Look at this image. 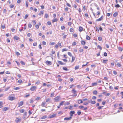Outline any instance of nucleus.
Segmentation results:
<instances>
[{
	"label": "nucleus",
	"mask_w": 123,
	"mask_h": 123,
	"mask_svg": "<svg viewBox=\"0 0 123 123\" xmlns=\"http://www.w3.org/2000/svg\"><path fill=\"white\" fill-rule=\"evenodd\" d=\"M60 97L59 96H57L54 98V101L55 102H58L60 99Z\"/></svg>",
	"instance_id": "nucleus-1"
},
{
	"label": "nucleus",
	"mask_w": 123,
	"mask_h": 123,
	"mask_svg": "<svg viewBox=\"0 0 123 123\" xmlns=\"http://www.w3.org/2000/svg\"><path fill=\"white\" fill-rule=\"evenodd\" d=\"M37 89V87L36 86H33L31 87L30 90L32 91H33L34 90H36Z\"/></svg>",
	"instance_id": "nucleus-2"
},
{
	"label": "nucleus",
	"mask_w": 123,
	"mask_h": 123,
	"mask_svg": "<svg viewBox=\"0 0 123 123\" xmlns=\"http://www.w3.org/2000/svg\"><path fill=\"white\" fill-rule=\"evenodd\" d=\"M45 63L48 65H51L52 64L51 62L48 61H46Z\"/></svg>",
	"instance_id": "nucleus-3"
},
{
	"label": "nucleus",
	"mask_w": 123,
	"mask_h": 123,
	"mask_svg": "<svg viewBox=\"0 0 123 123\" xmlns=\"http://www.w3.org/2000/svg\"><path fill=\"white\" fill-rule=\"evenodd\" d=\"M9 99L10 100H13L15 99V98L11 96H9L8 97Z\"/></svg>",
	"instance_id": "nucleus-4"
},
{
	"label": "nucleus",
	"mask_w": 123,
	"mask_h": 123,
	"mask_svg": "<svg viewBox=\"0 0 123 123\" xmlns=\"http://www.w3.org/2000/svg\"><path fill=\"white\" fill-rule=\"evenodd\" d=\"M103 16H102L101 17H100L99 18L96 19V20L97 21H101L103 19Z\"/></svg>",
	"instance_id": "nucleus-5"
},
{
	"label": "nucleus",
	"mask_w": 123,
	"mask_h": 123,
	"mask_svg": "<svg viewBox=\"0 0 123 123\" xmlns=\"http://www.w3.org/2000/svg\"><path fill=\"white\" fill-rule=\"evenodd\" d=\"M56 116V114H53L52 115L49 116L48 118H52L54 117H55Z\"/></svg>",
	"instance_id": "nucleus-6"
},
{
	"label": "nucleus",
	"mask_w": 123,
	"mask_h": 123,
	"mask_svg": "<svg viewBox=\"0 0 123 123\" xmlns=\"http://www.w3.org/2000/svg\"><path fill=\"white\" fill-rule=\"evenodd\" d=\"M23 104V101H21L20 102L19 104H18V107H19L22 105Z\"/></svg>",
	"instance_id": "nucleus-7"
},
{
	"label": "nucleus",
	"mask_w": 123,
	"mask_h": 123,
	"mask_svg": "<svg viewBox=\"0 0 123 123\" xmlns=\"http://www.w3.org/2000/svg\"><path fill=\"white\" fill-rule=\"evenodd\" d=\"M72 118V117H70L68 118H64V120H70Z\"/></svg>",
	"instance_id": "nucleus-8"
},
{
	"label": "nucleus",
	"mask_w": 123,
	"mask_h": 123,
	"mask_svg": "<svg viewBox=\"0 0 123 123\" xmlns=\"http://www.w3.org/2000/svg\"><path fill=\"white\" fill-rule=\"evenodd\" d=\"M75 112L74 111H73L70 112V116L71 117L73 116V114H74L75 113Z\"/></svg>",
	"instance_id": "nucleus-9"
},
{
	"label": "nucleus",
	"mask_w": 123,
	"mask_h": 123,
	"mask_svg": "<svg viewBox=\"0 0 123 123\" xmlns=\"http://www.w3.org/2000/svg\"><path fill=\"white\" fill-rule=\"evenodd\" d=\"M57 18H54L53 19L52 21V23H54L55 22H56L57 21Z\"/></svg>",
	"instance_id": "nucleus-10"
},
{
	"label": "nucleus",
	"mask_w": 123,
	"mask_h": 123,
	"mask_svg": "<svg viewBox=\"0 0 123 123\" xmlns=\"http://www.w3.org/2000/svg\"><path fill=\"white\" fill-rule=\"evenodd\" d=\"M83 28L82 27H81V26H80L79 27V30L80 31V32L82 31L83 30Z\"/></svg>",
	"instance_id": "nucleus-11"
},
{
	"label": "nucleus",
	"mask_w": 123,
	"mask_h": 123,
	"mask_svg": "<svg viewBox=\"0 0 123 123\" xmlns=\"http://www.w3.org/2000/svg\"><path fill=\"white\" fill-rule=\"evenodd\" d=\"M58 62L59 64L61 65H63L65 64L63 62L60 61H58Z\"/></svg>",
	"instance_id": "nucleus-12"
},
{
	"label": "nucleus",
	"mask_w": 123,
	"mask_h": 123,
	"mask_svg": "<svg viewBox=\"0 0 123 123\" xmlns=\"http://www.w3.org/2000/svg\"><path fill=\"white\" fill-rule=\"evenodd\" d=\"M86 39L88 40H90L91 39L90 37L87 35H86Z\"/></svg>",
	"instance_id": "nucleus-13"
},
{
	"label": "nucleus",
	"mask_w": 123,
	"mask_h": 123,
	"mask_svg": "<svg viewBox=\"0 0 123 123\" xmlns=\"http://www.w3.org/2000/svg\"><path fill=\"white\" fill-rule=\"evenodd\" d=\"M45 104H46V102H44V101L42 103V104H41V106L42 107H44V105H45Z\"/></svg>",
	"instance_id": "nucleus-14"
},
{
	"label": "nucleus",
	"mask_w": 123,
	"mask_h": 123,
	"mask_svg": "<svg viewBox=\"0 0 123 123\" xmlns=\"http://www.w3.org/2000/svg\"><path fill=\"white\" fill-rule=\"evenodd\" d=\"M117 15L118 13L117 12H116L114 13L113 14V16L114 17H116L117 16Z\"/></svg>",
	"instance_id": "nucleus-15"
},
{
	"label": "nucleus",
	"mask_w": 123,
	"mask_h": 123,
	"mask_svg": "<svg viewBox=\"0 0 123 123\" xmlns=\"http://www.w3.org/2000/svg\"><path fill=\"white\" fill-rule=\"evenodd\" d=\"M20 121V119L19 118H17L16 120V121L17 123H18Z\"/></svg>",
	"instance_id": "nucleus-16"
},
{
	"label": "nucleus",
	"mask_w": 123,
	"mask_h": 123,
	"mask_svg": "<svg viewBox=\"0 0 123 123\" xmlns=\"http://www.w3.org/2000/svg\"><path fill=\"white\" fill-rule=\"evenodd\" d=\"M47 117L46 116H43V117H41L40 119H44Z\"/></svg>",
	"instance_id": "nucleus-17"
},
{
	"label": "nucleus",
	"mask_w": 123,
	"mask_h": 123,
	"mask_svg": "<svg viewBox=\"0 0 123 123\" xmlns=\"http://www.w3.org/2000/svg\"><path fill=\"white\" fill-rule=\"evenodd\" d=\"M79 68V65H78L76 66L74 68V69L75 70H76L78 69Z\"/></svg>",
	"instance_id": "nucleus-18"
},
{
	"label": "nucleus",
	"mask_w": 123,
	"mask_h": 123,
	"mask_svg": "<svg viewBox=\"0 0 123 123\" xmlns=\"http://www.w3.org/2000/svg\"><path fill=\"white\" fill-rule=\"evenodd\" d=\"M8 108L7 107H4L3 109V111H6L8 110Z\"/></svg>",
	"instance_id": "nucleus-19"
},
{
	"label": "nucleus",
	"mask_w": 123,
	"mask_h": 123,
	"mask_svg": "<svg viewBox=\"0 0 123 123\" xmlns=\"http://www.w3.org/2000/svg\"><path fill=\"white\" fill-rule=\"evenodd\" d=\"M78 102L79 104H80L82 103L83 102L80 99H79L78 100Z\"/></svg>",
	"instance_id": "nucleus-20"
},
{
	"label": "nucleus",
	"mask_w": 123,
	"mask_h": 123,
	"mask_svg": "<svg viewBox=\"0 0 123 123\" xmlns=\"http://www.w3.org/2000/svg\"><path fill=\"white\" fill-rule=\"evenodd\" d=\"M81 43L82 45H84L85 44L86 42L84 41H81Z\"/></svg>",
	"instance_id": "nucleus-21"
},
{
	"label": "nucleus",
	"mask_w": 123,
	"mask_h": 123,
	"mask_svg": "<svg viewBox=\"0 0 123 123\" xmlns=\"http://www.w3.org/2000/svg\"><path fill=\"white\" fill-rule=\"evenodd\" d=\"M62 68L63 70L66 71H68V69L65 67H63Z\"/></svg>",
	"instance_id": "nucleus-22"
},
{
	"label": "nucleus",
	"mask_w": 123,
	"mask_h": 123,
	"mask_svg": "<svg viewBox=\"0 0 123 123\" xmlns=\"http://www.w3.org/2000/svg\"><path fill=\"white\" fill-rule=\"evenodd\" d=\"M72 60L71 61V62H73L75 60V57L74 56H72Z\"/></svg>",
	"instance_id": "nucleus-23"
},
{
	"label": "nucleus",
	"mask_w": 123,
	"mask_h": 123,
	"mask_svg": "<svg viewBox=\"0 0 123 123\" xmlns=\"http://www.w3.org/2000/svg\"><path fill=\"white\" fill-rule=\"evenodd\" d=\"M98 40L99 41H101L102 40V38L101 37H98Z\"/></svg>",
	"instance_id": "nucleus-24"
},
{
	"label": "nucleus",
	"mask_w": 123,
	"mask_h": 123,
	"mask_svg": "<svg viewBox=\"0 0 123 123\" xmlns=\"http://www.w3.org/2000/svg\"><path fill=\"white\" fill-rule=\"evenodd\" d=\"M43 11H40V12L38 13V15H41V14H43Z\"/></svg>",
	"instance_id": "nucleus-25"
},
{
	"label": "nucleus",
	"mask_w": 123,
	"mask_h": 123,
	"mask_svg": "<svg viewBox=\"0 0 123 123\" xmlns=\"http://www.w3.org/2000/svg\"><path fill=\"white\" fill-rule=\"evenodd\" d=\"M97 83L96 82L93 83L92 84V86H95L97 85Z\"/></svg>",
	"instance_id": "nucleus-26"
},
{
	"label": "nucleus",
	"mask_w": 123,
	"mask_h": 123,
	"mask_svg": "<svg viewBox=\"0 0 123 123\" xmlns=\"http://www.w3.org/2000/svg\"><path fill=\"white\" fill-rule=\"evenodd\" d=\"M108 61L107 60H104L103 61V63H105L107 62Z\"/></svg>",
	"instance_id": "nucleus-27"
},
{
	"label": "nucleus",
	"mask_w": 123,
	"mask_h": 123,
	"mask_svg": "<svg viewBox=\"0 0 123 123\" xmlns=\"http://www.w3.org/2000/svg\"><path fill=\"white\" fill-rule=\"evenodd\" d=\"M67 50H68V49H67L66 48H64V49H62V52H63L64 51H67Z\"/></svg>",
	"instance_id": "nucleus-28"
},
{
	"label": "nucleus",
	"mask_w": 123,
	"mask_h": 123,
	"mask_svg": "<svg viewBox=\"0 0 123 123\" xmlns=\"http://www.w3.org/2000/svg\"><path fill=\"white\" fill-rule=\"evenodd\" d=\"M65 102V101H63L61 102L60 104L59 105L60 106L62 105H63V103Z\"/></svg>",
	"instance_id": "nucleus-29"
},
{
	"label": "nucleus",
	"mask_w": 123,
	"mask_h": 123,
	"mask_svg": "<svg viewBox=\"0 0 123 123\" xmlns=\"http://www.w3.org/2000/svg\"><path fill=\"white\" fill-rule=\"evenodd\" d=\"M72 91L74 94L76 93V91L74 89H73L72 90Z\"/></svg>",
	"instance_id": "nucleus-30"
},
{
	"label": "nucleus",
	"mask_w": 123,
	"mask_h": 123,
	"mask_svg": "<svg viewBox=\"0 0 123 123\" xmlns=\"http://www.w3.org/2000/svg\"><path fill=\"white\" fill-rule=\"evenodd\" d=\"M14 89L16 90H19L20 89V88L18 87H16L14 88Z\"/></svg>",
	"instance_id": "nucleus-31"
},
{
	"label": "nucleus",
	"mask_w": 123,
	"mask_h": 123,
	"mask_svg": "<svg viewBox=\"0 0 123 123\" xmlns=\"http://www.w3.org/2000/svg\"><path fill=\"white\" fill-rule=\"evenodd\" d=\"M61 29L62 30H63L65 29V27L64 26H62L61 27Z\"/></svg>",
	"instance_id": "nucleus-32"
},
{
	"label": "nucleus",
	"mask_w": 123,
	"mask_h": 123,
	"mask_svg": "<svg viewBox=\"0 0 123 123\" xmlns=\"http://www.w3.org/2000/svg\"><path fill=\"white\" fill-rule=\"evenodd\" d=\"M20 112L21 113H23L24 112V109H21L19 110Z\"/></svg>",
	"instance_id": "nucleus-33"
},
{
	"label": "nucleus",
	"mask_w": 123,
	"mask_h": 123,
	"mask_svg": "<svg viewBox=\"0 0 123 123\" xmlns=\"http://www.w3.org/2000/svg\"><path fill=\"white\" fill-rule=\"evenodd\" d=\"M93 93L95 94H96L97 93V92L95 90L93 91Z\"/></svg>",
	"instance_id": "nucleus-34"
},
{
	"label": "nucleus",
	"mask_w": 123,
	"mask_h": 123,
	"mask_svg": "<svg viewBox=\"0 0 123 123\" xmlns=\"http://www.w3.org/2000/svg\"><path fill=\"white\" fill-rule=\"evenodd\" d=\"M46 102H49L50 101V99L49 98H48L46 99Z\"/></svg>",
	"instance_id": "nucleus-35"
},
{
	"label": "nucleus",
	"mask_w": 123,
	"mask_h": 123,
	"mask_svg": "<svg viewBox=\"0 0 123 123\" xmlns=\"http://www.w3.org/2000/svg\"><path fill=\"white\" fill-rule=\"evenodd\" d=\"M10 86H9L7 87L5 89V91H6L8 90L10 88Z\"/></svg>",
	"instance_id": "nucleus-36"
},
{
	"label": "nucleus",
	"mask_w": 123,
	"mask_h": 123,
	"mask_svg": "<svg viewBox=\"0 0 123 123\" xmlns=\"http://www.w3.org/2000/svg\"><path fill=\"white\" fill-rule=\"evenodd\" d=\"M14 39L16 40H18L19 39V38L18 37H14Z\"/></svg>",
	"instance_id": "nucleus-37"
},
{
	"label": "nucleus",
	"mask_w": 123,
	"mask_h": 123,
	"mask_svg": "<svg viewBox=\"0 0 123 123\" xmlns=\"http://www.w3.org/2000/svg\"><path fill=\"white\" fill-rule=\"evenodd\" d=\"M22 81L21 80H19L18 81V83H21L22 82Z\"/></svg>",
	"instance_id": "nucleus-38"
},
{
	"label": "nucleus",
	"mask_w": 123,
	"mask_h": 123,
	"mask_svg": "<svg viewBox=\"0 0 123 123\" xmlns=\"http://www.w3.org/2000/svg\"><path fill=\"white\" fill-rule=\"evenodd\" d=\"M68 55L69 56H72V54H71V53L70 52H68Z\"/></svg>",
	"instance_id": "nucleus-39"
},
{
	"label": "nucleus",
	"mask_w": 123,
	"mask_h": 123,
	"mask_svg": "<svg viewBox=\"0 0 123 123\" xmlns=\"http://www.w3.org/2000/svg\"><path fill=\"white\" fill-rule=\"evenodd\" d=\"M97 48H98L100 49V50H101L102 49L101 47L99 45H98L97 46Z\"/></svg>",
	"instance_id": "nucleus-40"
},
{
	"label": "nucleus",
	"mask_w": 123,
	"mask_h": 123,
	"mask_svg": "<svg viewBox=\"0 0 123 123\" xmlns=\"http://www.w3.org/2000/svg\"><path fill=\"white\" fill-rule=\"evenodd\" d=\"M117 65L119 67H120L121 66V65L119 63H117Z\"/></svg>",
	"instance_id": "nucleus-41"
},
{
	"label": "nucleus",
	"mask_w": 123,
	"mask_h": 123,
	"mask_svg": "<svg viewBox=\"0 0 123 123\" xmlns=\"http://www.w3.org/2000/svg\"><path fill=\"white\" fill-rule=\"evenodd\" d=\"M79 51L80 52H82L83 51V49H80L79 50Z\"/></svg>",
	"instance_id": "nucleus-42"
},
{
	"label": "nucleus",
	"mask_w": 123,
	"mask_h": 123,
	"mask_svg": "<svg viewBox=\"0 0 123 123\" xmlns=\"http://www.w3.org/2000/svg\"><path fill=\"white\" fill-rule=\"evenodd\" d=\"M47 24L48 25H51V22L50 21H48L47 22Z\"/></svg>",
	"instance_id": "nucleus-43"
},
{
	"label": "nucleus",
	"mask_w": 123,
	"mask_h": 123,
	"mask_svg": "<svg viewBox=\"0 0 123 123\" xmlns=\"http://www.w3.org/2000/svg\"><path fill=\"white\" fill-rule=\"evenodd\" d=\"M54 95V92H52L51 93V95L50 96V97H53Z\"/></svg>",
	"instance_id": "nucleus-44"
},
{
	"label": "nucleus",
	"mask_w": 123,
	"mask_h": 123,
	"mask_svg": "<svg viewBox=\"0 0 123 123\" xmlns=\"http://www.w3.org/2000/svg\"><path fill=\"white\" fill-rule=\"evenodd\" d=\"M23 65H25V63L23 61H21L20 62Z\"/></svg>",
	"instance_id": "nucleus-45"
},
{
	"label": "nucleus",
	"mask_w": 123,
	"mask_h": 123,
	"mask_svg": "<svg viewBox=\"0 0 123 123\" xmlns=\"http://www.w3.org/2000/svg\"><path fill=\"white\" fill-rule=\"evenodd\" d=\"M28 27L31 28L32 26V25L31 24H29L28 25Z\"/></svg>",
	"instance_id": "nucleus-46"
},
{
	"label": "nucleus",
	"mask_w": 123,
	"mask_h": 123,
	"mask_svg": "<svg viewBox=\"0 0 123 123\" xmlns=\"http://www.w3.org/2000/svg\"><path fill=\"white\" fill-rule=\"evenodd\" d=\"M96 103V102L95 101H92L91 102V104H95Z\"/></svg>",
	"instance_id": "nucleus-47"
},
{
	"label": "nucleus",
	"mask_w": 123,
	"mask_h": 123,
	"mask_svg": "<svg viewBox=\"0 0 123 123\" xmlns=\"http://www.w3.org/2000/svg\"><path fill=\"white\" fill-rule=\"evenodd\" d=\"M41 98L40 97H37L35 98V100H38L39 99H40Z\"/></svg>",
	"instance_id": "nucleus-48"
},
{
	"label": "nucleus",
	"mask_w": 123,
	"mask_h": 123,
	"mask_svg": "<svg viewBox=\"0 0 123 123\" xmlns=\"http://www.w3.org/2000/svg\"><path fill=\"white\" fill-rule=\"evenodd\" d=\"M84 107L83 106H82V105L80 106L79 107V108L80 109L83 108H84Z\"/></svg>",
	"instance_id": "nucleus-49"
},
{
	"label": "nucleus",
	"mask_w": 123,
	"mask_h": 123,
	"mask_svg": "<svg viewBox=\"0 0 123 123\" xmlns=\"http://www.w3.org/2000/svg\"><path fill=\"white\" fill-rule=\"evenodd\" d=\"M6 11H7L6 9H4L3 12V13H6Z\"/></svg>",
	"instance_id": "nucleus-50"
},
{
	"label": "nucleus",
	"mask_w": 123,
	"mask_h": 123,
	"mask_svg": "<svg viewBox=\"0 0 123 123\" xmlns=\"http://www.w3.org/2000/svg\"><path fill=\"white\" fill-rule=\"evenodd\" d=\"M26 28V24H25L24 26V30H25Z\"/></svg>",
	"instance_id": "nucleus-51"
},
{
	"label": "nucleus",
	"mask_w": 123,
	"mask_h": 123,
	"mask_svg": "<svg viewBox=\"0 0 123 123\" xmlns=\"http://www.w3.org/2000/svg\"><path fill=\"white\" fill-rule=\"evenodd\" d=\"M73 29L72 28H70V31L71 32H73Z\"/></svg>",
	"instance_id": "nucleus-52"
},
{
	"label": "nucleus",
	"mask_w": 123,
	"mask_h": 123,
	"mask_svg": "<svg viewBox=\"0 0 123 123\" xmlns=\"http://www.w3.org/2000/svg\"><path fill=\"white\" fill-rule=\"evenodd\" d=\"M48 17V15L47 14H45V17L46 18H47Z\"/></svg>",
	"instance_id": "nucleus-53"
},
{
	"label": "nucleus",
	"mask_w": 123,
	"mask_h": 123,
	"mask_svg": "<svg viewBox=\"0 0 123 123\" xmlns=\"http://www.w3.org/2000/svg\"><path fill=\"white\" fill-rule=\"evenodd\" d=\"M88 104V102H85L83 103V104L84 105H87Z\"/></svg>",
	"instance_id": "nucleus-54"
},
{
	"label": "nucleus",
	"mask_w": 123,
	"mask_h": 123,
	"mask_svg": "<svg viewBox=\"0 0 123 123\" xmlns=\"http://www.w3.org/2000/svg\"><path fill=\"white\" fill-rule=\"evenodd\" d=\"M35 27L37 29H38L39 28V26L37 25H35Z\"/></svg>",
	"instance_id": "nucleus-55"
},
{
	"label": "nucleus",
	"mask_w": 123,
	"mask_h": 123,
	"mask_svg": "<svg viewBox=\"0 0 123 123\" xmlns=\"http://www.w3.org/2000/svg\"><path fill=\"white\" fill-rule=\"evenodd\" d=\"M37 43H34L33 44V45L34 46H36L37 45Z\"/></svg>",
	"instance_id": "nucleus-56"
},
{
	"label": "nucleus",
	"mask_w": 123,
	"mask_h": 123,
	"mask_svg": "<svg viewBox=\"0 0 123 123\" xmlns=\"http://www.w3.org/2000/svg\"><path fill=\"white\" fill-rule=\"evenodd\" d=\"M43 45H45L46 44V43L45 41H43Z\"/></svg>",
	"instance_id": "nucleus-57"
},
{
	"label": "nucleus",
	"mask_w": 123,
	"mask_h": 123,
	"mask_svg": "<svg viewBox=\"0 0 123 123\" xmlns=\"http://www.w3.org/2000/svg\"><path fill=\"white\" fill-rule=\"evenodd\" d=\"M27 37H30L31 36V33H28L27 35Z\"/></svg>",
	"instance_id": "nucleus-58"
},
{
	"label": "nucleus",
	"mask_w": 123,
	"mask_h": 123,
	"mask_svg": "<svg viewBox=\"0 0 123 123\" xmlns=\"http://www.w3.org/2000/svg\"><path fill=\"white\" fill-rule=\"evenodd\" d=\"M76 44V43L75 42H74L72 44L73 45H75Z\"/></svg>",
	"instance_id": "nucleus-59"
},
{
	"label": "nucleus",
	"mask_w": 123,
	"mask_h": 123,
	"mask_svg": "<svg viewBox=\"0 0 123 123\" xmlns=\"http://www.w3.org/2000/svg\"><path fill=\"white\" fill-rule=\"evenodd\" d=\"M28 17V15L27 14H26L25 15L24 18L25 19H26Z\"/></svg>",
	"instance_id": "nucleus-60"
},
{
	"label": "nucleus",
	"mask_w": 123,
	"mask_h": 123,
	"mask_svg": "<svg viewBox=\"0 0 123 123\" xmlns=\"http://www.w3.org/2000/svg\"><path fill=\"white\" fill-rule=\"evenodd\" d=\"M16 63H17V64L18 65H20V63L19 62L17 61H15V62Z\"/></svg>",
	"instance_id": "nucleus-61"
},
{
	"label": "nucleus",
	"mask_w": 123,
	"mask_h": 123,
	"mask_svg": "<svg viewBox=\"0 0 123 123\" xmlns=\"http://www.w3.org/2000/svg\"><path fill=\"white\" fill-rule=\"evenodd\" d=\"M73 36L75 37H77V35L76 34H74L73 35Z\"/></svg>",
	"instance_id": "nucleus-62"
},
{
	"label": "nucleus",
	"mask_w": 123,
	"mask_h": 123,
	"mask_svg": "<svg viewBox=\"0 0 123 123\" xmlns=\"http://www.w3.org/2000/svg\"><path fill=\"white\" fill-rule=\"evenodd\" d=\"M105 46L106 47V48H109V45L107 44H105Z\"/></svg>",
	"instance_id": "nucleus-63"
},
{
	"label": "nucleus",
	"mask_w": 123,
	"mask_h": 123,
	"mask_svg": "<svg viewBox=\"0 0 123 123\" xmlns=\"http://www.w3.org/2000/svg\"><path fill=\"white\" fill-rule=\"evenodd\" d=\"M104 55L105 56H106L107 55V54L106 52H105Z\"/></svg>",
	"instance_id": "nucleus-64"
}]
</instances>
